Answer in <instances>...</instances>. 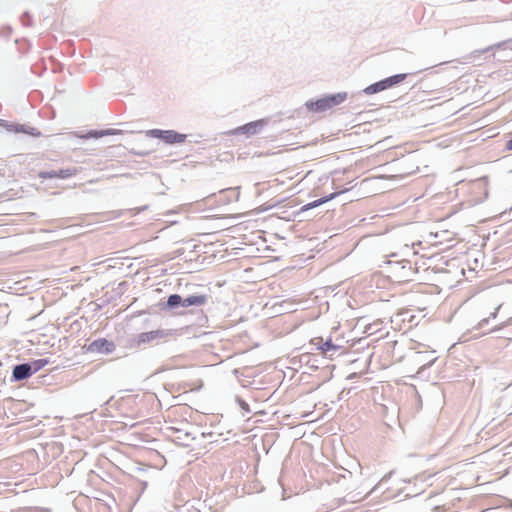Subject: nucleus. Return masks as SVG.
Masks as SVG:
<instances>
[{
	"instance_id": "nucleus-12",
	"label": "nucleus",
	"mask_w": 512,
	"mask_h": 512,
	"mask_svg": "<svg viewBox=\"0 0 512 512\" xmlns=\"http://www.w3.org/2000/svg\"><path fill=\"white\" fill-rule=\"evenodd\" d=\"M407 76H408L407 73H402V74H396V75L387 77L385 79H382L383 84L385 85V89L391 88V87L401 83L402 81H404L407 78Z\"/></svg>"
},
{
	"instance_id": "nucleus-23",
	"label": "nucleus",
	"mask_w": 512,
	"mask_h": 512,
	"mask_svg": "<svg viewBox=\"0 0 512 512\" xmlns=\"http://www.w3.org/2000/svg\"><path fill=\"white\" fill-rule=\"evenodd\" d=\"M505 148H506L507 150H509V151H511V150H512V138H511V139H509V140L506 142V144H505Z\"/></svg>"
},
{
	"instance_id": "nucleus-17",
	"label": "nucleus",
	"mask_w": 512,
	"mask_h": 512,
	"mask_svg": "<svg viewBox=\"0 0 512 512\" xmlns=\"http://www.w3.org/2000/svg\"><path fill=\"white\" fill-rule=\"evenodd\" d=\"M507 44V41H504V42H500V43H497V44H494V45H490L484 49H480V50H475L471 53V55L469 56V58H472L473 56L475 55H480V54H483V53H486V52H489V51H492L494 49H499V48H502L504 47L505 45Z\"/></svg>"
},
{
	"instance_id": "nucleus-4",
	"label": "nucleus",
	"mask_w": 512,
	"mask_h": 512,
	"mask_svg": "<svg viewBox=\"0 0 512 512\" xmlns=\"http://www.w3.org/2000/svg\"><path fill=\"white\" fill-rule=\"evenodd\" d=\"M87 350L91 353H99L109 355L116 350V345L105 338H99L92 341Z\"/></svg>"
},
{
	"instance_id": "nucleus-2",
	"label": "nucleus",
	"mask_w": 512,
	"mask_h": 512,
	"mask_svg": "<svg viewBox=\"0 0 512 512\" xmlns=\"http://www.w3.org/2000/svg\"><path fill=\"white\" fill-rule=\"evenodd\" d=\"M347 99L346 92L329 94L315 101L309 100L305 103L306 108L315 113L325 112L337 105H340Z\"/></svg>"
},
{
	"instance_id": "nucleus-19",
	"label": "nucleus",
	"mask_w": 512,
	"mask_h": 512,
	"mask_svg": "<svg viewBox=\"0 0 512 512\" xmlns=\"http://www.w3.org/2000/svg\"><path fill=\"white\" fill-rule=\"evenodd\" d=\"M510 342H511L510 338L499 336V337L493 339V343H491L490 345L493 346L494 348H504V347H507Z\"/></svg>"
},
{
	"instance_id": "nucleus-13",
	"label": "nucleus",
	"mask_w": 512,
	"mask_h": 512,
	"mask_svg": "<svg viewBox=\"0 0 512 512\" xmlns=\"http://www.w3.org/2000/svg\"><path fill=\"white\" fill-rule=\"evenodd\" d=\"M166 307L170 310L183 307V297L179 294L169 295L167 298Z\"/></svg>"
},
{
	"instance_id": "nucleus-1",
	"label": "nucleus",
	"mask_w": 512,
	"mask_h": 512,
	"mask_svg": "<svg viewBox=\"0 0 512 512\" xmlns=\"http://www.w3.org/2000/svg\"><path fill=\"white\" fill-rule=\"evenodd\" d=\"M173 335V331L169 329H157L149 332H142L134 335L130 339V348L138 349L146 345H158L167 341Z\"/></svg>"
},
{
	"instance_id": "nucleus-15",
	"label": "nucleus",
	"mask_w": 512,
	"mask_h": 512,
	"mask_svg": "<svg viewBox=\"0 0 512 512\" xmlns=\"http://www.w3.org/2000/svg\"><path fill=\"white\" fill-rule=\"evenodd\" d=\"M383 90H386L385 89V85L383 84V81L380 80L378 82H375L369 86H367L365 89H364V93L368 94V95H372V94H376L378 92H381Z\"/></svg>"
},
{
	"instance_id": "nucleus-21",
	"label": "nucleus",
	"mask_w": 512,
	"mask_h": 512,
	"mask_svg": "<svg viewBox=\"0 0 512 512\" xmlns=\"http://www.w3.org/2000/svg\"><path fill=\"white\" fill-rule=\"evenodd\" d=\"M235 401H236V403L239 405V407H240L243 411H245L246 413H249V412H250V408H249L248 403H247L245 400H243L241 397L237 396V397L235 398Z\"/></svg>"
},
{
	"instance_id": "nucleus-9",
	"label": "nucleus",
	"mask_w": 512,
	"mask_h": 512,
	"mask_svg": "<svg viewBox=\"0 0 512 512\" xmlns=\"http://www.w3.org/2000/svg\"><path fill=\"white\" fill-rule=\"evenodd\" d=\"M346 190H343V191H340V192H334V193H331L327 196H324V197H321L317 200H314L306 205H304L302 208H301V211L304 212V211H308L310 209H313V208H316L324 203H327L329 202L330 200H333L334 198H336L339 194L345 192Z\"/></svg>"
},
{
	"instance_id": "nucleus-10",
	"label": "nucleus",
	"mask_w": 512,
	"mask_h": 512,
	"mask_svg": "<svg viewBox=\"0 0 512 512\" xmlns=\"http://www.w3.org/2000/svg\"><path fill=\"white\" fill-rule=\"evenodd\" d=\"M313 343L325 354L337 351L340 348L338 345L333 343L331 338L324 341L323 338L318 337L313 340Z\"/></svg>"
},
{
	"instance_id": "nucleus-8",
	"label": "nucleus",
	"mask_w": 512,
	"mask_h": 512,
	"mask_svg": "<svg viewBox=\"0 0 512 512\" xmlns=\"http://www.w3.org/2000/svg\"><path fill=\"white\" fill-rule=\"evenodd\" d=\"M8 131H13L16 133H25L34 137H39L41 135V132L34 128L30 127L24 124H9L8 127H5Z\"/></svg>"
},
{
	"instance_id": "nucleus-16",
	"label": "nucleus",
	"mask_w": 512,
	"mask_h": 512,
	"mask_svg": "<svg viewBox=\"0 0 512 512\" xmlns=\"http://www.w3.org/2000/svg\"><path fill=\"white\" fill-rule=\"evenodd\" d=\"M28 364L31 367V373L33 375L34 373L38 372L39 370L44 368L46 365H48L49 360L48 359H37V360L31 361V362H28Z\"/></svg>"
},
{
	"instance_id": "nucleus-7",
	"label": "nucleus",
	"mask_w": 512,
	"mask_h": 512,
	"mask_svg": "<svg viewBox=\"0 0 512 512\" xmlns=\"http://www.w3.org/2000/svg\"><path fill=\"white\" fill-rule=\"evenodd\" d=\"M209 296L206 294H193L183 297V307L203 306L207 303Z\"/></svg>"
},
{
	"instance_id": "nucleus-3",
	"label": "nucleus",
	"mask_w": 512,
	"mask_h": 512,
	"mask_svg": "<svg viewBox=\"0 0 512 512\" xmlns=\"http://www.w3.org/2000/svg\"><path fill=\"white\" fill-rule=\"evenodd\" d=\"M147 136L164 141L167 144L185 142L187 135L174 130L151 129L146 132Z\"/></svg>"
},
{
	"instance_id": "nucleus-6",
	"label": "nucleus",
	"mask_w": 512,
	"mask_h": 512,
	"mask_svg": "<svg viewBox=\"0 0 512 512\" xmlns=\"http://www.w3.org/2000/svg\"><path fill=\"white\" fill-rule=\"evenodd\" d=\"M32 376L31 367L27 363L15 365L12 371V380L15 382L23 381Z\"/></svg>"
},
{
	"instance_id": "nucleus-14",
	"label": "nucleus",
	"mask_w": 512,
	"mask_h": 512,
	"mask_svg": "<svg viewBox=\"0 0 512 512\" xmlns=\"http://www.w3.org/2000/svg\"><path fill=\"white\" fill-rule=\"evenodd\" d=\"M501 307H502V305H501V304H500V305H498V306L494 309V311H493V312H491V313L489 314V316H488V317H484V318H482V319L477 323V325L474 327V329H482V328H484L485 326H487V325L490 323V321H491L492 319H495V318L497 317V314H498V312H499V310H500V308H501Z\"/></svg>"
},
{
	"instance_id": "nucleus-24",
	"label": "nucleus",
	"mask_w": 512,
	"mask_h": 512,
	"mask_svg": "<svg viewBox=\"0 0 512 512\" xmlns=\"http://www.w3.org/2000/svg\"><path fill=\"white\" fill-rule=\"evenodd\" d=\"M0 126L8 127V122L3 119H0Z\"/></svg>"
},
{
	"instance_id": "nucleus-20",
	"label": "nucleus",
	"mask_w": 512,
	"mask_h": 512,
	"mask_svg": "<svg viewBox=\"0 0 512 512\" xmlns=\"http://www.w3.org/2000/svg\"><path fill=\"white\" fill-rule=\"evenodd\" d=\"M38 177L40 179H52L57 178V170H50V171H40L38 173Z\"/></svg>"
},
{
	"instance_id": "nucleus-5",
	"label": "nucleus",
	"mask_w": 512,
	"mask_h": 512,
	"mask_svg": "<svg viewBox=\"0 0 512 512\" xmlns=\"http://www.w3.org/2000/svg\"><path fill=\"white\" fill-rule=\"evenodd\" d=\"M267 124V120L260 119L253 122H249L240 127H237L232 131L233 135L245 134L247 136H252L259 133L263 127Z\"/></svg>"
},
{
	"instance_id": "nucleus-11",
	"label": "nucleus",
	"mask_w": 512,
	"mask_h": 512,
	"mask_svg": "<svg viewBox=\"0 0 512 512\" xmlns=\"http://www.w3.org/2000/svg\"><path fill=\"white\" fill-rule=\"evenodd\" d=\"M121 133H122L121 130L110 128V129H105V130H90L85 135L80 136V137L83 139H89V138L98 139V138H101L104 136L117 135V134H121Z\"/></svg>"
},
{
	"instance_id": "nucleus-22",
	"label": "nucleus",
	"mask_w": 512,
	"mask_h": 512,
	"mask_svg": "<svg viewBox=\"0 0 512 512\" xmlns=\"http://www.w3.org/2000/svg\"><path fill=\"white\" fill-rule=\"evenodd\" d=\"M509 324H512V318H511V319H509L507 322H503V323H501L500 325L495 326V327H494V328H492L490 331H491V332H495V331L500 330L501 328H503V327H505V326H507V325H509Z\"/></svg>"
},
{
	"instance_id": "nucleus-18",
	"label": "nucleus",
	"mask_w": 512,
	"mask_h": 512,
	"mask_svg": "<svg viewBox=\"0 0 512 512\" xmlns=\"http://www.w3.org/2000/svg\"><path fill=\"white\" fill-rule=\"evenodd\" d=\"M77 172H78V168H76V167L60 169L57 171V178L68 179V178L76 175Z\"/></svg>"
}]
</instances>
